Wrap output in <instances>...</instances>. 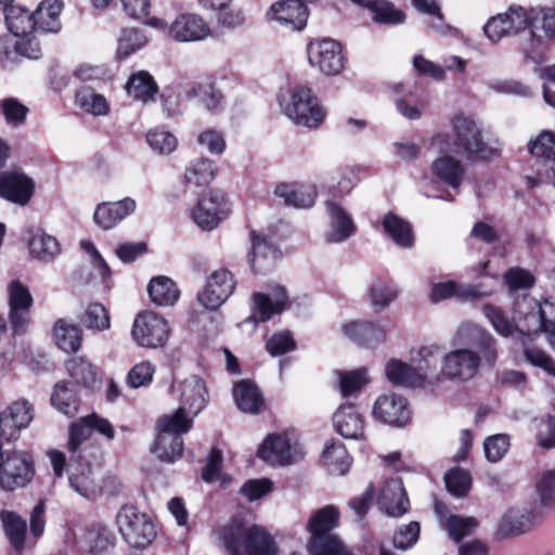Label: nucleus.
<instances>
[{"label": "nucleus", "instance_id": "8fccbe9b", "mask_svg": "<svg viewBox=\"0 0 555 555\" xmlns=\"http://www.w3.org/2000/svg\"><path fill=\"white\" fill-rule=\"evenodd\" d=\"M479 522L475 517L451 515L443 521V530L456 543L475 532Z\"/></svg>", "mask_w": 555, "mask_h": 555}, {"label": "nucleus", "instance_id": "5fc2aeb1", "mask_svg": "<svg viewBox=\"0 0 555 555\" xmlns=\"http://www.w3.org/2000/svg\"><path fill=\"white\" fill-rule=\"evenodd\" d=\"M66 369L76 384L90 387L96 382V372L93 365L82 358H75L66 363Z\"/></svg>", "mask_w": 555, "mask_h": 555}, {"label": "nucleus", "instance_id": "c9c22d12", "mask_svg": "<svg viewBox=\"0 0 555 555\" xmlns=\"http://www.w3.org/2000/svg\"><path fill=\"white\" fill-rule=\"evenodd\" d=\"M233 397L237 408L245 413L257 414L263 405L261 392L248 380H241L235 385Z\"/></svg>", "mask_w": 555, "mask_h": 555}, {"label": "nucleus", "instance_id": "412c9836", "mask_svg": "<svg viewBox=\"0 0 555 555\" xmlns=\"http://www.w3.org/2000/svg\"><path fill=\"white\" fill-rule=\"evenodd\" d=\"M34 182L22 172L0 173V196L20 205H25L33 196Z\"/></svg>", "mask_w": 555, "mask_h": 555}, {"label": "nucleus", "instance_id": "cd10ccee", "mask_svg": "<svg viewBox=\"0 0 555 555\" xmlns=\"http://www.w3.org/2000/svg\"><path fill=\"white\" fill-rule=\"evenodd\" d=\"M431 173L452 189H459L465 177L464 165L449 153H442L430 166Z\"/></svg>", "mask_w": 555, "mask_h": 555}, {"label": "nucleus", "instance_id": "423d86ee", "mask_svg": "<svg viewBox=\"0 0 555 555\" xmlns=\"http://www.w3.org/2000/svg\"><path fill=\"white\" fill-rule=\"evenodd\" d=\"M35 475L34 461L29 453L2 450L0 447V486L5 491L26 487Z\"/></svg>", "mask_w": 555, "mask_h": 555}, {"label": "nucleus", "instance_id": "603ef678", "mask_svg": "<svg viewBox=\"0 0 555 555\" xmlns=\"http://www.w3.org/2000/svg\"><path fill=\"white\" fill-rule=\"evenodd\" d=\"M147 43V37L143 30L138 28H126L118 39L117 56L128 57L130 54L142 49Z\"/></svg>", "mask_w": 555, "mask_h": 555}, {"label": "nucleus", "instance_id": "680f3d73", "mask_svg": "<svg viewBox=\"0 0 555 555\" xmlns=\"http://www.w3.org/2000/svg\"><path fill=\"white\" fill-rule=\"evenodd\" d=\"M412 3L417 11L437 17L438 22L431 24L436 31L447 35L454 30L451 26L443 23V14L437 0H412Z\"/></svg>", "mask_w": 555, "mask_h": 555}, {"label": "nucleus", "instance_id": "ddd939ff", "mask_svg": "<svg viewBox=\"0 0 555 555\" xmlns=\"http://www.w3.org/2000/svg\"><path fill=\"white\" fill-rule=\"evenodd\" d=\"M230 214L225 195L217 190L205 194L192 210L194 222L203 230H212Z\"/></svg>", "mask_w": 555, "mask_h": 555}, {"label": "nucleus", "instance_id": "4be33fe9", "mask_svg": "<svg viewBox=\"0 0 555 555\" xmlns=\"http://www.w3.org/2000/svg\"><path fill=\"white\" fill-rule=\"evenodd\" d=\"M336 431L346 439L364 438V420L352 403L341 404L333 415Z\"/></svg>", "mask_w": 555, "mask_h": 555}, {"label": "nucleus", "instance_id": "a211bd4d", "mask_svg": "<svg viewBox=\"0 0 555 555\" xmlns=\"http://www.w3.org/2000/svg\"><path fill=\"white\" fill-rule=\"evenodd\" d=\"M377 503L379 508L390 517H401L408 513L410 501L400 478L386 480L380 489Z\"/></svg>", "mask_w": 555, "mask_h": 555}, {"label": "nucleus", "instance_id": "72a5a7b5", "mask_svg": "<svg viewBox=\"0 0 555 555\" xmlns=\"http://www.w3.org/2000/svg\"><path fill=\"white\" fill-rule=\"evenodd\" d=\"M274 194L284 199L285 205L296 208H308L314 204L317 192L313 188L282 183L275 188Z\"/></svg>", "mask_w": 555, "mask_h": 555}, {"label": "nucleus", "instance_id": "49530a36", "mask_svg": "<svg viewBox=\"0 0 555 555\" xmlns=\"http://www.w3.org/2000/svg\"><path fill=\"white\" fill-rule=\"evenodd\" d=\"M336 376L344 398L357 396L369 383L367 371L364 367L353 371H337Z\"/></svg>", "mask_w": 555, "mask_h": 555}, {"label": "nucleus", "instance_id": "bf43d9fd", "mask_svg": "<svg viewBox=\"0 0 555 555\" xmlns=\"http://www.w3.org/2000/svg\"><path fill=\"white\" fill-rule=\"evenodd\" d=\"M398 296V289L387 280H377L371 287L372 305L384 309Z\"/></svg>", "mask_w": 555, "mask_h": 555}, {"label": "nucleus", "instance_id": "0eeeda50", "mask_svg": "<svg viewBox=\"0 0 555 555\" xmlns=\"http://www.w3.org/2000/svg\"><path fill=\"white\" fill-rule=\"evenodd\" d=\"M118 530L125 541L131 546L143 548L156 537L152 520L134 506H124L116 516Z\"/></svg>", "mask_w": 555, "mask_h": 555}, {"label": "nucleus", "instance_id": "c85d7f7f", "mask_svg": "<svg viewBox=\"0 0 555 555\" xmlns=\"http://www.w3.org/2000/svg\"><path fill=\"white\" fill-rule=\"evenodd\" d=\"M63 2L61 0H42L33 12L36 31L56 34L62 28L61 13Z\"/></svg>", "mask_w": 555, "mask_h": 555}, {"label": "nucleus", "instance_id": "7c9ffc66", "mask_svg": "<svg viewBox=\"0 0 555 555\" xmlns=\"http://www.w3.org/2000/svg\"><path fill=\"white\" fill-rule=\"evenodd\" d=\"M457 335L466 339L469 346L477 348L488 362L492 363L495 360L494 339L482 327L476 324H463L459 327Z\"/></svg>", "mask_w": 555, "mask_h": 555}, {"label": "nucleus", "instance_id": "6e6552de", "mask_svg": "<svg viewBox=\"0 0 555 555\" xmlns=\"http://www.w3.org/2000/svg\"><path fill=\"white\" fill-rule=\"evenodd\" d=\"M529 29H531V9L526 10L522 7H511L506 12L491 17L483 26L485 35L492 42L499 41L504 36H517L524 33V39L520 41L522 52Z\"/></svg>", "mask_w": 555, "mask_h": 555}, {"label": "nucleus", "instance_id": "20e7f679", "mask_svg": "<svg viewBox=\"0 0 555 555\" xmlns=\"http://www.w3.org/2000/svg\"><path fill=\"white\" fill-rule=\"evenodd\" d=\"M535 280H505L509 295L517 300L515 311L525 315L526 331L528 334L548 335L555 333V302L545 300L538 304L533 298L527 297V292L532 288Z\"/></svg>", "mask_w": 555, "mask_h": 555}, {"label": "nucleus", "instance_id": "6ab92c4d", "mask_svg": "<svg viewBox=\"0 0 555 555\" xmlns=\"http://www.w3.org/2000/svg\"><path fill=\"white\" fill-rule=\"evenodd\" d=\"M479 361L477 353L457 349L444 356L441 373L450 379H469L477 373Z\"/></svg>", "mask_w": 555, "mask_h": 555}, {"label": "nucleus", "instance_id": "b1692460", "mask_svg": "<svg viewBox=\"0 0 555 555\" xmlns=\"http://www.w3.org/2000/svg\"><path fill=\"white\" fill-rule=\"evenodd\" d=\"M257 455L273 466H285L293 462L292 447L285 435H269L259 446Z\"/></svg>", "mask_w": 555, "mask_h": 555}, {"label": "nucleus", "instance_id": "1a4fd4ad", "mask_svg": "<svg viewBox=\"0 0 555 555\" xmlns=\"http://www.w3.org/2000/svg\"><path fill=\"white\" fill-rule=\"evenodd\" d=\"M540 29L545 38H555V7L531 8V29L524 43V55L533 62H538L544 49V39L538 34Z\"/></svg>", "mask_w": 555, "mask_h": 555}, {"label": "nucleus", "instance_id": "4468645a", "mask_svg": "<svg viewBox=\"0 0 555 555\" xmlns=\"http://www.w3.org/2000/svg\"><path fill=\"white\" fill-rule=\"evenodd\" d=\"M286 300L285 291L281 289L276 296L275 301L262 293H255L253 295L251 314L244 321L238 323V327L247 335H251L258 325V322L269 321L273 314L282 310V306Z\"/></svg>", "mask_w": 555, "mask_h": 555}, {"label": "nucleus", "instance_id": "e2e57ef3", "mask_svg": "<svg viewBox=\"0 0 555 555\" xmlns=\"http://www.w3.org/2000/svg\"><path fill=\"white\" fill-rule=\"evenodd\" d=\"M92 428L89 422L83 421V417L72 423L68 430V451L73 454L76 453L80 446L90 438Z\"/></svg>", "mask_w": 555, "mask_h": 555}, {"label": "nucleus", "instance_id": "f03ea898", "mask_svg": "<svg viewBox=\"0 0 555 555\" xmlns=\"http://www.w3.org/2000/svg\"><path fill=\"white\" fill-rule=\"evenodd\" d=\"M451 141L442 133H437L431 139V144L439 147L441 153H453L468 160L488 159L496 154L498 149L483 141L481 129L472 117L455 115L451 119Z\"/></svg>", "mask_w": 555, "mask_h": 555}, {"label": "nucleus", "instance_id": "4c0bfd02", "mask_svg": "<svg viewBox=\"0 0 555 555\" xmlns=\"http://www.w3.org/2000/svg\"><path fill=\"white\" fill-rule=\"evenodd\" d=\"M307 551L310 555H352L335 533L310 537Z\"/></svg>", "mask_w": 555, "mask_h": 555}, {"label": "nucleus", "instance_id": "09e8293b", "mask_svg": "<svg viewBox=\"0 0 555 555\" xmlns=\"http://www.w3.org/2000/svg\"><path fill=\"white\" fill-rule=\"evenodd\" d=\"M29 250L34 257L50 261L60 254V244L54 236L37 232L29 240Z\"/></svg>", "mask_w": 555, "mask_h": 555}, {"label": "nucleus", "instance_id": "ea45409f", "mask_svg": "<svg viewBox=\"0 0 555 555\" xmlns=\"http://www.w3.org/2000/svg\"><path fill=\"white\" fill-rule=\"evenodd\" d=\"M385 373L388 380L398 386L417 387L422 386V373H416L414 367L400 360L387 362Z\"/></svg>", "mask_w": 555, "mask_h": 555}, {"label": "nucleus", "instance_id": "f3484780", "mask_svg": "<svg viewBox=\"0 0 555 555\" xmlns=\"http://www.w3.org/2000/svg\"><path fill=\"white\" fill-rule=\"evenodd\" d=\"M253 242V251L248 258L250 271L253 274H270L281 258V251L267 236L255 231L250 233Z\"/></svg>", "mask_w": 555, "mask_h": 555}, {"label": "nucleus", "instance_id": "864d4df0", "mask_svg": "<svg viewBox=\"0 0 555 555\" xmlns=\"http://www.w3.org/2000/svg\"><path fill=\"white\" fill-rule=\"evenodd\" d=\"M185 181L195 186L207 185L215 178L214 164L208 158H199L192 163L185 170Z\"/></svg>", "mask_w": 555, "mask_h": 555}, {"label": "nucleus", "instance_id": "bb28decb", "mask_svg": "<svg viewBox=\"0 0 555 555\" xmlns=\"http://www.w3.org/2000/svg\"><path fill=\"white\" fill-rule=\"evenodd\" d=\"M344 334L354 344L367 348L375 347L386 339L385 330L372 322L351 321L343 325Z\"/></svg>", "mask_w": 555, "mask_h": 555}, {"label": "nucleus", "instance_id": "37998d69", "mask_svg": "<svg viewBox=\"0 0 555 555\" xmlns=\"http://www.w3.org/2000/svg\"><path fill=\"white\" fill-rule=\"evenodd\" d=\"M51 403L56 410L68 417H74L78 413L79 401L76 390L67 382H61L55 385Z\"/></svg>", "mask_w": 555, "mask_h": 555}, {"label": "nucleus", "instance_id": "a19ab883", "mask_svg": "<svg viewBox=\"0 0 555 555\" xmlns=\"http://www.w3.org/2000/svg\"><path fill=\"white\" fill-rule=\"evenodd\" d=\"M3 529L10 544L15 552L22 553L25 548V539L27 532L26 521L14 512L0 513Z\"/></svg>", "mask_w": 555, "mask_h": 555}, {"label": "nucleus", "instance_id": "aec40b11", "mask_svg": "<svg viewBox=\"0 0 555 555\" xmlns=\"http://www.w3.org/2000/svg\"><path fill=\"white\" fill-rule=\"evenodd\" d=\"M269 14L292 30L304 29L308 21V9L301 0H280L272 4Z\"/></svg>", "mask_w": 555, "mask_h": 555}, {"label": "nucleus", "instance_id": "f704fd0d", "mask_svg": "<svg viewBox=\"0 0 555 555\" xmlns=\"http://www.w3.org/2000/svg\"><path fill=\"white\" fill-rule=\"evenodd\" d=\"M383 228L399 247L411 248L414 245L412 225L396 214L388 212L384 216Z\"/></svg>", "mask_w": 555, "mask_h": 555}, {"label": "nucleus", "instance_id": "338daca9", "mask_svg": "<svg viewBox=\"0 0 555 555\" xmlns=\"http://www.w3.org/2000/svg\"><path fill=\"white\" fill-rule=\"evenodd\" d=\"M9 307L10 309H30L33 306V296L29 289L20 283L18 280L12 281L9 285Z\"/></svg>", "mask_w": 555, "mask_h": 555}, {"label": "nucleus", "instance_id": "473e14b6", "mask_svg": "<svg viewBox=\"0 0 555 555\" xmlns=\"http://www.w3.org/2000/svg\"><path fill=\"white\" fill-rule=\"evenodd\" d=\"M340 513L334 505H326L317 509L307 522L310 537L331 534L339 526Z\"/></svg>", "mask_w": 555, "mask_h": 555}, {"label": "nucleus", "instance_id": "2f4dec72", "mask_svg": "<svg viewBox=\"0 0 555 555\" xmlns=\"http://www.w3.org/2000/svg\"><path fill=\"white\" fill-rule=\"evenodd\" d=\"M234 288V280H207L197 299L206 309L215 310L229 298Z\"/></svg>", "mask_w": 555, "mask_h": 555}, {"label": "nucleus", "instance_id": "a878e982", "mask_svg": "<svg viewBox=\"0 0 555 555\" xmlns=\"http://www.w3.org/2000/svg\"><path fill=\"white\" fill-rule=\"evenodd\" d=\"M135 207V201L130 197L114 203H102L98 205L93 220L102 229L109 230L131 215Z\"/></svg>", "mask_w": 555, "mask_h": 555}, {"label": "nucleus", "instance_id": "5701e85b", "mask_svg": "<svg viewBox=\"0 0 555 555\" xmlns=\"http://www.w3.org/2000/svg\"><path fill=\"white\" fill-rule=\"evenodd\" d=\"M326 211L330 216V231L326 233L328 243H343L356 233V224L350 215L337 203L326 202Z\"/></svg>", "mask_w": 555, "mask_h": 555}, {"label": "nucleus", "instance_id": "e433bc0d", "mask_svg": "<svg viewBox=\"0 0 555 555\" xmlns=\"http://www.w3.org/2000/svg\"><path fill=\"white\" fill-rule=\"evenodd\" d=\"M126 89L130 96L143 103L154 101L158 92L154 78L145 70L132 74L127 81Z\"/></svg>", "mask_w": 555, "mask_h": 555}, {"label": "nucleus", "instance_id": "0e129e2a", "mask_svg": "<svg viewBox=\"0 0 555 555\" xmlns=\"http://www.w3.org/2000/svg\"><path fill=\"white\" fill-rule=\"evenodd\" d=\"M146 140L153 150L163 154H169L177 147L176 137L163 129L150 130Z\"/></svg>", "mask_w": 555, "mask_h": 555}, {"label": "nucleus", "instance_id": "f257e3e1", "mask_svg": "<svg viewBox=\"0 0 555 555\" xmlns=\"http://www.w3.org/2000/svg\"><path fill=\"white\" fill-rule=\"evenodd\" d=\"M180 405L171 415H164L157 421V431L152 451L162 462L172 463L181 457L183 440L181 435L188 433L196 416L207 404L208 396L205 382L191 375L175 388Z\"/></svg>", "mask_w": 555, "mask_h": 555}, {"label": "nucleus", "instance_id": "79ce46f5", "mask_svg": "<svg viewBox=\"0 0 555 555\" xmlns=\"http://www.w3.org/2000/svg\"><path fill=\"white\" fill-rule=\"evenodd\" d=\"M322 461L327 472L337 476L346 474L351 465V457L340 442L326 446L322 453Z\"/></svg>", "mask_w": 555, "mask_h": 555}, {"label": "nucleus", "instance_id": "6e6d98bb", "mask_svg": "<svg viewBox=\"0 0 555 555\" xmlns=\"http://www.w3.org/2000/svg\"><path fill=\"white\" fill-rule=\"evenodd\" d=\"M365 7L373 12V20L377 23L401 24L405 17L401 10L396 9L395 5L387 0H374L372 4Z\"/></svg>", "mask_w": 555, "mask_h": 555}, {"label": "nucleus", "instance_id": "3c124183", "mask_svg": "<svg viewBox=\"0 0 555 555\" xmlns=\"http://www.w3.org/2000/svg\"><path fill=\"white\" fill-rule=\"evenodd\" d=\"M76 104L95 116L107 114L109 108L106 99L89 87H83L77 91Z\"/></svg>", "mask_w": 555, "mask_h": 555}, {"label": "nucleus", "instance_id": "7ed1b4c3", "mask_svg": "<svg viewBox=\"0 0 555 555\" xmlns=\"http://www.w3.org/2000/svg\"><path fill=\"white\" fill-rule=\"evenodd\" d=\"M218 539L231 555H278L276 543L264 528H245L237 518L220 528Z\"/></svg>", "mask_w": 555, "mask_h": 555}, {"label": "nucleus", "instance_id": "c756f323", "mask_svg": "<svg viewBox=\"0 0 555 555\" xmlns=\"http://www.w3.org/2000/svg\"><path fill=\"white\" fill-rule=\"evenodd\" d=\"M532 503L546 515L555 509V468L543 469L535 475Z\"/></svg>", "mask_w": 555, "mask_h": 555}, {"label": "nucleus", "instance_id": "774afa93", "mask_svg": "<svg viewBox=\"0 0 555 555\" xmlns=\"http://www.w3.org/2000/svg\"><path fill=\"white\" fill-rule=\"evenodd\" d=\"M267 351L273 356H281L296 348V341L288 331L273 334L266 344Z\"/></svg>", "mask_w": 555, "mask_h": 555}, {"label": "nucleus", "instance_id": "a18cd8bd", "mask_svg": "<svg viewBox=\"0 0 555 555\" xmlns=\"http://www.w3.org/2000/svg\"><path fill=\"white\" fill-rule=\"evenodd\" d=\"M147 292L157 306H172L180 297V289L175 280H150Z\"/></svg>", "mask_w": 555, "mask_h": 555}, {"label": "nucleus", "instance_id": "052dcab7", "mask_svg": "<svg viewBox=\"0 0 555 555\" xmlns=\"http://www.w3.org/2000/svg\"><path fill=\"white\" fill-rule=\"evenodd\" d=\"M446 487L456 496H464L470 488L469 474L461 468L450 469L444 476Z\"/></svg>", "mask_w": 555, "mask_h": 555}, {"label": "nucleus", "instance_id": "2eb2a0df", "mask_svg": "<svg viewBox=\"0 0 555 555\" xmlns=\"http://www.w3.org/2000/svg\"><path fill=\"white\" fill-rule=\"evenodd\" d=\"M168 33L170 38L177 42H194L209 37L211 30L202 16L182 13L169 25Z\"/></svg>", "mask_w": 555, "mask_h": 555}, {"label": "nucleus", "instance_id": "f8f14e48", "mask_svg": "<svg viewBox=\"0 0 555 555\" xmlns=\"http://www.w3.org/2000/svg\"><path fill=\"white\" fill-rule=\"evenodd\" d=\"M307 53L310 65L325 75H337L345 66L341 46L333 39L310 41Z\"/></svg>", "mask_w": 555, "mask_h": 555}, {"label": "nucleus", "instance_id": "13d9d810", "mask_svg": "<svg viewBox=\"0 0 555 555\" xmlns=\"http://www.w3.org/2000/svg\"><path fill=\"white\" fill-rule=\"evenodd\" d=\"M81 321L90 330L105 331L111 326L108 312L101 304L89 305Z\"/></svg>", "mask_w": 555, "mask_h": 555}, {"label": "nucleus", "instance_id": "c03bdc74", "mask_svg": "<svg viewBox=\"0 0 555 555\" xmlns=\"http://www.w3.org/2000/svg\"><path fill=\"white\" fill-rule=\"evenodd\" d=\"M54 339L60 349L65 352H77L81 346V330L63 319L56 321L53 330Z\"/></svg>", "mask_w": 555, "mask_h": 555}, {"label": "nucleus", "instance_id": "9b49d317", "mask_svg": "<svg viewBox=\"0 0 555 555\" xmlns=\"http://www.w3.org/2000/svg\"><path fill=\"white\" fill-rule=\"evenodd\" d=\"M545 517L546 514L530 502L521 508L505 512L499 521L496 533L504 539L518 537L533 530Z\"/></svg>", "mask_w": 555, "mask_h": 555}, {"label": "nucleus", "instance_id": "9d476101", "mask_svg": "<svg viewBox=\"0 0 555 555\" xmlns=\"http://www.w3.org/2000/svg\"><path fill=\"white\" fill-rule=\"evenodd\" d=\"M167 320L153 311L140 312L132 324L131 335L134 341L144 348H160L169 338Z\"/></svg>", "mask_w": 555, "mask_h": 555}, {"label": "nucleus", "instance_id": "58836bf2", "mask_svg": "<svg viewBox=\"0 0 555 555\" xmlns=\"http://www.w3.org/2000/svg\"><path fill=\"white\" fill-rule=\"evenodd\" d=\"M4 11L8 29L16 37L30 35L35 27L34 14L21 5H11Z\"/></svg>", "mask_w": 555, "mask_h": 555}, {"label": "nucleus", "instance_id": "39448f33", "mask_svg": "<svg viewBox=\"0 0 555 555\" xmlns=\"http://www.w3.org/2000/svg\"><path fill=\"white\" fill-rule=\"evenodd\" d=\"M280 106L295 124L317 128L325 118V112L309 88L296 86L280 96Z\"/></svg>", "mask_w": 555, "mask_h": 555}, {"label": "nucleus", "instance_id": "de8ad7c7", "mask_svg": "<svg viewBox=\"0 0 555 555\" xmlns=\"http://www.w3.org/2000/svg\"><path fill=\"white\" fill-rule=\"evenodd\" d=\"M530 154L538 163L548 166L555 163V133L551 131H542L529 144Z\"/></svg>", "mask_w": 555, "mask_h": 555}, {"label": "nucleus", "instance_id": "393cba45", "mask_svg": "<svg viewBox=\"0 0 555 555\" xmlns=\"http://www.w3.org/2000/svg\"><path fill=\"white\" fill-rule=\"evenodd\" d=\"M488 295H490V293L482 291L480 286L457 285L453 280H446L433 284L429 292V299L433 304H438L452 297H456L461 300H470Z\"/></svg>", "mask_w": 555, "mask_h": 555}, {"label": "nucleus", "instance_id": "dca6fc26", "mask_svg": "<svg viewBox=\"0 0 555 555\" xmlns=\"http://www.w3.org/2000/svg\"><path fill=\"white\" fill-rule=\"evenodd\" d=\"M373 416L387 425L401 427L409 423L411 412L403 397L387 393L378 397L375 401Z\"/></svg>", "mask_w": 555, "mask_h": 555}, {"label": "nucleus", "instance_id": "69168bd1", "mask_svg": "<svg viewBox=\"0 0 555 555\" xmlns=\"http://www.w3.org/2000/svg\"><path fill=\"white\" fill-rule=\"evenodd\" d=\"M421 527L417 521H411L400 527L393 534V545L398 550L405 551L412 547L418 540Z\"/></svg>", "mask_w": 555, "mask_h": 555}, {"label": "nucleus", "instance_id": "4d7b16f0", "mask_svg": "<svg viewBox=\"0 0 555 555\" xmlns=\"http://www.w3.org/2000/svg\"><path fill=\"white\" fill-rule=\"evenodd\" d=\"M90 467H81L79 472L70 469L69 483L70 487L83 498L91 499L95 494V483L91 478Z\"/></svg>", "mask_w": 555, "mask_h": 555}]
</instances>
